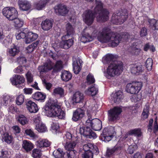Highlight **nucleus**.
Returning a JSON list of instances; mask_svg holds the SVG:
<instances>
[{
  "mask_svg": "<svg viewBox=\"0 0 158 158\" xmlns=\"http://www.w3.org/2000/svg\"><path fill=\"white\" fill-rule=\"evenodd\" d=\"M97 37L98 40L102 43H108L109 46L115 47L120 42L119 38L114 33L110 32V29L105 27L98 31L94 27H90L85 29L82 33L81 41L86 43L92 41L93 37Z\"/></svg>",
  "mask_w": 158,
  "mask_h": 158,
  "instance_id": "nucleus-1",
  "label": "nucleus"
},
{
  "mask_svg": "<svg viewBox=\"0 0 158 158\" xmlns=\"http://www.w3.org/2000/svg\"><path fill=\"white\" fill-rule=\"evenodd\" d=\"M96 6L94 12L90 10H86L82 16L84 22L87 25H90L93 22L95 16L97 21L103 22L108 19L109 12L107 10L103 8L102 4L100 0H96Z\"/></svg>",
  "mask_w": 158,
  "mask_h": 158,
  "instance_id": "nucleus-2",
  "label": "nucleus"
},
{
  "mask_svg": "<svg viewBox=\"0 0 158 158\" xmlns=\"http://www.w3.org/2000/svg\"><path fill=\"white\" fill-rule=\"evenodd\" d=\"M44 112L46 115L50 117H56L60 119H64L65 113L60 108V106L51 99L48 100L44 107Z\"/></svg>",
  "mask_w": 158,
  "mask_h": 158,
  "instance_id": "nucleus-3",
  "label": "nucleus"
},
{
  "mask_svg": "<svg viewBox=\"0 0 158 158\" xmlns=\"http://www.w3.org/2000/svg\"><path fill=\"white\" fill-rule=\"evenodd\" d=\"M96 108L94 106H89L87 108L86 114L88 117V119L86 121V123L87 126L90 127L92 128L95 131H100L102 128V122L97 118H92L94 114H95L94 111Z\"/></svg>",
  "mask_w": 158,
  "mask_h": 158,
  "instance_id": "nucleus-4",
  "label": "nucleus"
},
{
  "mask_svg": "<svg viewBox=\"0 0 158 158\" xmlns=\"http://www.w3.org/2000/svg\"><path fill=\"white\" fill-rule=\"evenodd\" d=\"M123 64L121 62H112L104 71V76L108 79L118 76L123 70Z\"/></svg>",
  "mask_w": 158,
  "mask_h": 158,
  "instance_id": "nucleus-5",
  "label": "nucleus"
},
{
  "mask_svg": "<svg viewBox=\"0 0 158 158\" xmlns=\"http://www.w3.org/2000/svg\"><path fill=\"white\" fill-rule=\"evenodd\" d=\"M63 68V62L61 60L57 61L54 64L50 60L44 64V66H39L38 69L40 73L46 72L53 69L54 72H57Z\"/></svg>",
  "mask_w": 158,
  "mask_h": 158,
  "instance_id": "nucleus-6",
  "label": "nucleus"
},
{
  "mask_svg": "<svg viewBox=\"0 0 158 158\" xmlns=\"http://www.w3.org/2000/svg\"><path fill=\"white\" fill-rule=\"evenodd\" d=\"M83 149L85 152L82 154V158H93V153H98L97 147L90 143L84 145Z\"/></svg>",
  "mask_w": 158,
  "mask_h": 158,
  "instance_id": "nucleus-7",
  "label": "nucleus"
},
{
  "mask_svg": "<svg viewBox=\"0 0 158 158\" xmlns=\"http://www.w3.org/2000/svg\"><path fill=\"white\" fill-rule=\"evenodd\" d=\"M142 86L143 84L142 82H133L127 85L126 90L128 93L136 94L141 90Z\"/></svg>",
  "mask_w": 158,
  "mask_h": 158,
  "instance_id": "nucleus-8",
  "label": "nucleus"
},
{
  "mask_svg": "<svg viewBox=\"0 0 158 158\" xmlns=\"http://www.w3.org/2000/svg\"><path fill=\"white\" fill-rule=\"evenodd\" d=\"M3 15L10 20H13L17 18L18 12L16 9L14 7H6L2 10Z\"/></svg>",
  "mask_w": 158,
  "mask_h": 158,
  "instance_id": "nucleus-9",
  "label": "nucleus"
},
{
  "mask_svg": "<svg viewBox=\"0 0 158 158\" xmlns=\"http://www.w3.org/2000/svg\"><path fill=\"white\" fill-rule=\"evenodd\" d=\"M12 84L19 88H23L24 86L25 78L22 75L15 74L10 79Z\"/></svg>",
  "mask_w": 158,
  "mask_h": 158,
  "instance_id": "nucleus-10",
  "label": "nucleus"
},
{
  "mask_svg": "<svg viewBox=\"0 0 158 158\" xmlns=\"http://www.w3.org/2000/svg\"><path fill=\"white\" fill-rule=\"evenodd\" d=\"M128 14L122 15L120 12L114 13L112 16L111 22L114 24L117 25L123 24L127 18Z\"/></svg>",
  "mask_w": 158,
  "mask_h": 158,
  "instance_id": "nucleus-11",
  "label": "nucleus"
},
{
  "mask_svg": "<svg viewBox=\"0 0 158 158\" xmlns=\"http://www.w3.org/2000/svg\"><path fill=\"white\" fill-rule=\"evenodd\" d=\"M122 111V109L119 107L116 106L113 108L111 109L108 111L109 120L111 121H114L117 119L118 115Z\"/></svg>",
  "mask_w": 158,
  "mask_h": 158,
  "instance_id": "nucleus-12",
  "label": "nucleus"
},
{
  "mask_svg": "<svg viewBox=\"0 0 158 158\" xmlns=\"http://www.w3.org/2000/svg\"><path fill=\"white\" fill-rule=\"evenodd\" d=\"M86 127L83 126L80 127L79 129L80 133L87 137L90 139H95L97 138V136L96 133L93 131L88 126Z\"/></svg>",
  "mask_w": 158,
  "mask_h": 158,
  "instance_id": "nucleus-13",
  "label": "nucleus"
},
{
  "mask_svg": "<svg viewBox=\"0 0 158 158\" xmlns=\"http://www.w3.org/2000/svg\"><path fill=\"white\" fill-rule=\"evenodd\" d=\"M69 36L64 35L62 37V41L60 43V47L65 49H68L73 44V41L72 39L68 40L66 39Z\"/></svg>",
  "mask_w": 158,
  "mask_h": 158,
  "instance_id": "nucleus-14",
  "label": "nucleus"
},
{
  "mask_svg": "<svg viewBox=\"0 0 158 158\" xmlns=\"http://www.w3.org/2000/svg\"><path fill=\"white\" fill-rule=\"evenodd\" d=\"M84 99L83 94L80 92H77L73 94L70 102L71 103L74 105L82 102Z\"/></svg>",
  "mask_w": 158,
  "mask_h": 158,
  "instance_id": "nucleus-15",
  "label": "nucleus"
},
{
  "mask_svg": "<svg viewBox=\"0 0 158 158\" xmlns=\"http://www.w3.org/2000/svg\"><path fill=\"white\" fill-rule=\"evenodd\" d=\"M73 68L74 72L75 74H78L80 71L81 65L82 63V60L78 57L73 58Z\"/></svg>",
  "mask_w": 158,
  "mask_h": 158,
  "instance_id": "nucleus-16",
  "label": "nucleus"
},
{
  "mask_svg": "<svg viewBox=\"0 0 158 158\" xmlns=\"http://www.w3.org/2000/svg\"><path fill=\"white\" fill-rule=\"evenodd\" d=\"M123 98V92L121 90H118L111 94L110 100L115 103H118L121 102Z\"/></svg>",
  "mask_w": 158,
  "mask_h": 158,
  "instance_id": "nucleus-17",
  "label": "nucleus"
},
{
  "mask_svg": "<svg viewBox=\"0 0 158 158\" xmlns=\"http://www.w3.org/2000/svg\"><path fill=\"white\" fill-rule=\"evenodd\" d=\"M85 115L84 110L80 108H78L73 112L72 118L73 121H77L81 119Z\"/></svg>",
  "mask_w": 158,
  "mask_h": 158,
  "instance_id": "nucleus-18",
  "label": "nucleus"
},
{
  "mask_svg": "<svg viewBox=\"0 0 158 158\" xmlns=\"http://www.w3.org/2000/svg\"><path fill=\"white\" fill-rule=\"evenodd\" d=\"M18 4L20 9L23 11H27L31 8V4L27 0H19Z\"/></svg>",
  "mask_w": 158,
  "mask_h": 158,
  "instance_id": "nucleus-19",
  "label": "nucleus"
},
{
  "mask_svg": "<svg viewBox=\"0 0 158 158\" xmlns=\"http://www.w3.org/2000/svg\"><path fill=\"white\" fill-rule=\"evenodd\" d=\"M38 37V35L36 33L31 31L29 32L26 34L24 41L27 44H30L37 39Z\"/></svg>",
  "mask_w": 158,
  "mask_h": 158,
  "instance_id": "nucleus-20",
  "label": "nucleus"
},
{
  "mask_svg": "<svg viewBox=\"0 0 158 158\" xmlns=\"http://www.w3.org/2000/svg\"><path fill=\"white\" fill-rule=\"evenodd\" d=\"M78 142L77 140H71L68 141H63V144L66 151L74 149L76 146Z\"/></svg>",
  "mask_w": 158,
  "mask_h": 158,
  "instance_id": "nucleus-21",
  "label": "nucleus"
},
{
  "mask_svg": "<svg viewBox=\"0 0 158 158\" xmlns=\"http://www.w3.org/2000/svg\"><path fill=\"white\" fill-rule=\"evenodd\" d=\"M55 11L56 13L59 15H64L68 12L66 7L62 5H59L54 7Z\"/></svg>",
  "mask_w": 158,
  "mask_h": 158,
  "instance_id": "nucleus-22",
  "label": "nucleus"
},
{
  "mask_svg": "<svg viewBox=\"0 0 158 158\" xmlns=\"http://www.w3.org/2000/svg\"><path fill=\"white\" fill-rule=\"evenodd\" d=\"M27 110L31 113H36L38 110L37 105L34 102L29 101L26 104Z\"/></svg>",
  "mask_w": 158,
  "mask_h": 158,
  "instance_id": "nucleus-23",
  "label": "nucleus"
},
{
  "mask_svg": "<svg viewBox=\"0 0 158 158\" xmlns=\"http://www.w3.org/2000/svg\"><path fill=\"white\" fill-rule=\"evenodd\" d=\"M51 144V142L46 139H40L35 142V145L40 148L47 147Z\"/></svg>",
  "mask_w": 158,
  "mask_h": 158,
  "instance_id": "nucleus-24",
  "label": "nucleus"
},
{
  "mask_svg": "<svg viewBox=\"0 0 158 158\" xmlns=\"http://www.w3.org/2000/svg\"><path fill=\"white\" fill-rule=\"evenodd\" d=\"M98 91V87L94 85L89 87L85 91V94L87 95L93 96L96 95Z\"/></svg>",
  "mask_w": 158,
  "mask_h": 158,
  "instance_id": "nucleus-25",
  "label": "nucleus"
},
{
  "mask_svg": "<svg viewBox=\"0 0 158 158\" xmlns=\"http://www.w3.org/2000/svg\"><path fill=\"white\" fill-rule=\"evenodd\" d=\"M133 135L137 137L140 136L142 135V133L140 129L139 128H137L130 131L128 133L125 134V136L123 138L125 139L127 138L130 135Z\"/></svg>",
  "mask_w": 158,
  "mask_h": 158,
  "instance_id": "nucleus-26",
  "label": "nucleus"
},
{
  "mask_svg": "<svg viewBox=\"0 0 158 158\" xmlns=\"http://www.w3.org/2000/svg\"><path fill=\"white\" fill-rule=\"evenodd\" d=\"M42 29L44 31H48L52 27V22L51 20L46 19L42 21L41 24Z\"/></svg>",
  "mask_w": 158,
  "mask_h": 158,
  "instance_id": "nucleus-27",
  "label": "nucleus"
},
{
  "mask_svg": "<svg viewBox=\"0 0 158 158\" xmlns=\"http://www.w3.org/2000/svg\"><path fill=\"white\" fill-rule=\"evenodd\" d=\"M48 2V0H36V2L34 3V6L38 10H42L46 6Z\"/></svg>",
  "mask_w": 158,
  "mask_h": 158,
  "instance_id": "nucleus-28",
  "label": "nucleus"
},
{
  "mask_svg": "<svg viewBox=\"0 0 158 158\" xmlns=\"http://www.w3.org/2000/svg\"><path fill=\"white\" fill-rule=\"evenodd\" d=\"M143 71L141 65L140 64H132L130 66V71L132 73L136 74Z\"/></svg>",
  "mask_w": 158,
  "mask_h": 158,
  "instance_id": "nucleus-29",
  "label": "nucleus"
},
{
  "mask_svg": "<svg viewBox=\"0 0 158 158\" xmlns=\"http://www.w3.org/2000/svg\"><path fill=\"white\" fill-rule=\"evenodd\" d=\"M61 77L62 81H67L70 80L72 78V75L69 71L66 70L62 71L61 73Z\"/></svg>",
  "mask_w": 158,
  "mask_h": 158,
  "instance_id": "nucleus-30",
  "label": "nucleus"
},
{
  "mask_svg": "<svg viewBox=\"0 0 158 158\" xmlns=\"http://www.w3.org/2000/svg\"><path fill=\"white\" fill-rule=\"evenodd\" d=\"M22 147L27 152L31 150L33 148V144L29 141L24 140L23 142Z\"/></svg>",
  "mask_w": 158,
  "mask_h": 158,
  "instance_id": "nucleus-31",
  "label": "nucleus"
},
{
  "mask_svg": "<svg viewBox=\"0 0 158 158\" xmlns=\"http://www.w3.org/2000/svg\"><path fill=\"white\" fill-rule=\"evenodd\" d=\"M19 52V49L17 47L13 44V46L8 49L7 54L10 56H14Z\"/></svg>",
  "mask_w": 158,
  "mask_h": 158,
  "instance_id": "nucleus-32",
  "label": "nucleus"
},
{
  "mask_svg": "<svg viewBox=\"0 0 158 158\" xmlns=\"http://www.w3.org/2000/svg\"><path fill=\"white\" fill-rule=\"evenodd\" d=\"M115 59L114 56L112 54H107L102 58V62L104 64H110L112 62H115L114 61Z\"/></svg>",
  "mask_w": 158,
  "mask_h": 158,
  "instance_id": "nucleus-33",
  "label": "nucleus"
},
{
  "mask_svg": "<svg viewBox=\"0 0 158 158\" xmlns=\"http://www.w3.org/2000/svg\"><path fill=\"white\" fill-rule=\"evenodd\" d=\"M33 98L38 101H43L46 98V95L40 92H37L32 95Z\"/></svg>",
  "mask_w": 158,
  "mask_h": 158,
  "instance_id": "nucleus-34",
  "label": "nucleus"
},
{
  "mask_svg": "<svg viewBox=\"0 0 158 158\" xmlns=\"http://www.w3.org/2000/svg\"><path fill=\"white\" fill-rule=\"evenodd\" d=\"M35 129L40 132H45L47 131V129L46 126L43 122L36 124Z\"/></svg>",
  "mask_w": 158,
  "mask_h": 158,
  "instance_id": "nucleus-35",
  "label": "nucleus"
},
{
  "mask_svg": "<svg viewBox=\"0 0 158 158\" xmlns=\"http://www.w3.org/2000/svg\"><path fill=\"white\" fill-rule=\"evenodd\" d=\"M17 120L22 125L27 123L28 120L26 117L23 114H20L16 117Z\"/></svg>",
  "mask_w": 158,
  "mask_h": 158,
  "instance_id": "nucleus-36",
  "label": "nucleus"
},
{
  "mask_svg": "<svg viewBox=\"0 0 158 158\" xmlns=\"http://www.w3.org/2000/svg\"><path fill=\"white\" fill-rule=\"evenodd\" d=\"M77 153V151L74 149L67 151L66 153H65L64 154V158H74Z\"/></svg>",
  "mask_w": 158,
  "mask_h": 158,
  "instance_id": "nucleus-37",
  "label": "nucleus"
},
{
  "mask_svg": "<svg viewBox=\"0 0 158 158\" xmlns=\"http://www.w3.org/2000/svg\"><path fill=\"white\" fill-rule=\"evenodd\" d=\"M13 20V25L15 27L19 28L23 26L24 22L22 19L16 18Z\"/></svg>",
  "mask_w": 158,
  "mask_h": 158,
  "instance_id": "nucleus-38",
  "label": "nucleus"
},
{
  "mask_svg": "<svg viewBox=\"0 0 158 158\" xmlns=\"http://www.w3.org/2000/svg\"><path fill=\"white\" fill-rule=\"evenodd\" d=\"M3 141H5L8 143H10L12 141V137L8 133H4L2 136L1 138Z\"/></svg>",
  "mask_w": 158,
  "mask_h": 158,
  "instance_id": "nucleus-39",
  "label": "nucleus"
},
{
  "mask_svg": "<svg viewBox=\"0 0 158 158\" xmlns=\"http://www.w3.org/2000/svg\"><path fill=\"white\" fill-rule=\"evenodd\" d=\"M53 94L54 95H59L60 97L63 96L64 95V90L61 87H58L53 90Z\"/></svg>",
  "mask_w": 158,
  "mask_h": 158,
  "instance_id": "nucleus-40",
  "label": "nucleus"
},
{
  "mask_svg": "<svg viewBox=\"0 0 158 158\" xmlns=\"http://www.w3.org/2000/svg\"><path fill=\"white\" fill-rule=\"evenodd\" d=\"M64 153L61 148H59L56 150L54 151L53 154L55 158H64Z\"/></svg>",
  "mask_w": 158,
  "mask_h": 158,
  "instance_id": "nucleus-41",
  "label": "nucleus"
},
{
  "mask_svg": "<svg viewBox=\"0 0 158 158\" xmlns=\"http://www.w3.org/2000/svg\"><path fill=\"white\" fill-rule=\"evenodd\" d=\"M103 131V133H107V134L109 135H111L112 137L115 134L114 128L112 127H109L105 128Z\"/></svg>",
  "mask_w": 158,
  "mask_h": 158,
  "instance_id": "nucleus-42",
  "label": "nucleus"
},
{
  "mask_svg": "<svg viewBox=\"0 0 158 158\" xmlns=\"http://www.w3.org/2000/svg\"><path fill=\"white\" fill-rule=\"evenodd\" d=\"M113 137L112 135H109L107 133H103V131L102 134L101 135L100 139L102 141L105 142H108L111 140Z\"/></svg>",
  "mask_w": 158,
  "mask_h": 158,
  "instance_id": "nucleus-43",
  "label": "nucleus"
},
{
  "mask_svg": "<svg viewBox=\"0 0 158 158\" xmlns=\"http://www.w3.org/2000/svg\"><path fill=\"white\" fill-rule=\"evenodd\" d=\"M39 44V41H37L28 46L27 48V52L31 53L32 52L34 49L36 48Z\"/></svg>",
  "mask_w": 158,
  "mask_h": 158,
  "instance_id": "nucleus-44",
  "label": "nucleus"
},
{
  "mask_svg": "<svg viewBox=\"0 0 158 158\" xmlns=\"http://www.w3.org/2000/svg\"><path fill=\"white\" fill-rule=\"evenodd\" d=\"M66 29L67 32V35H68V36L72 35L74 32L73 27L69 23L66 24Z\"/></svg>",
  "mask_w": 158,
  "mask_h": 158,
  "instance_id": "nucleus-45",
  "label": "nucleus"
},
{
  "mask_svg": "<svg viewBox=\"0 0 158 158\" xmlns=\"http://www.w3.org/2000/svg\"><path fill=\"white\" fill-rule=\"evenodd\" d=\"M25 133L27 135H29L33 139H35L38 138V136L31 129H27L25 131Z\"/></svg>",
  "mask_w": 158,
  "mask_h": 158,
  "instance_id": "nucleus-46",
  "label": "nucleus"
},
{
  "mask_svg": "<svg viewBox=\"0 0 158 158\" xmlns=\"http://www.w3.org/2000/svg\"><path fill=\"white\" fill-rule=\"evenodd\" d=\"M24 97L23 94L18 96L16 99V103L18 105H20L23 104L24 102Z\"/></svg>",
  "mask_w": 158,
  "mask_h": 158,
  "instance_id": "nucleus-47",
  "label": "nucleus"
},
{
  "mask_svg": "<svg viewBox=\"0 0 158 158\" xmlns=\"http://www.w3.org/2000/svg\"><path fill=\"white\" fill-rule=\"evenodd\" d=\"M42 153L40 149H35L32 151V156L34 158H40Z\"/></svg>",
  "mask_w": 158,
  "mask_h": 158,
  "instance_id": "nucleus-48",
  "label": "nucleus"
},
{
  "mask_svg": "<svg viewBox=\"0 0 158 158\" xmlns=\"http://www.w3.org/2000/svg\"><path fill=\"white\" fill-rule=\"evenodd\" d=\"M51 127L52 131L53 133L55 134H56L57 131H59V127L57 122H53Z\"/></svg>",
  "mask_w": 158,
  "mask_h": 158,
  "instance_id": "nucleus-49",
  "label": "nucleus"
},
{
  "mask_svg": "<svg viewBox=\"0 0 158 158\" xmlns=\"http://www.w3.org/2000/svg\"><path fill=\"white\" fill-rule=\"evenodd\" d=\"M95 81L93 75L91 73H89L86 78V83L88 84L93 83Z\"/></svg>",
  "mask_w": 158,
  "mask_h": 158,
  "instance_id": "nucleus-50",
  "label": "nucleus"
},
{
  "mask_svg": "<svg viewBox=\"0 0 158 158\" xmlns=\"http://www.w3.org/2000/svg\"><path fill=\"white\" fill-rule=\"evenodd\" d=\"M146 65L148 70H150L152 69V60L151 58L147 59L146 62Z\"/></svg>",
  "mask_w": 158,
  "mask_h": 158,
  "instance_id": "nucleus-51",
  "label": "nucleus"
},
{
  "mask_svg": "<svg viewBox=\"0 0 158 158\" xmlns=\"http://www.w3.org/2000/svg\"><path fill=\"white\" fill-rule=\"evenodd\" d=\"M117 147H114V148L111 149H108L107 151L106 156L109 157L113 154L114 152L117 150Z\"/></svg>",
  "mask_w": 158,
  "mask_h": 158,
  "instance_id": "nucleus-52",
  "label": "nucleus"
},
{
  "mask_svg": "<svg viewBox=\"0 0 158 158\" xmlns=\"http://www.w3.org/2000/svg\"><path fill=\"white\" fill-rule=\"evenodd\" d=\"M26 34L24 32L21 31H18L16 35V37L17 40H20L21 39H25Z\"/></svg>",
  "mask_w": 158,
  "mask_h": 158,
  "instance_id": "nucleus-53",
  "label": "nucleus"
},
{
  "mask_svg": "<svg viewBox=\"0 0 158 158\" xmlns=\"http://www.w3.org/2000/svg\"><path fill=\"white\" fill-rule=\"evenodd\" d=\"M26 76L28 83H31L33 81V75L30 71H28L26 74Z\"/></svg>",
  "mask_w": 158,
  "mask_h": 158,
  "instance_id": "nucleus-54",
  "label": "nucleus"
},
{
  "mask_svg": "<svg viewBox=\"0 0 158 158\" xmlns=\"http://www.w3.org/2000/svg\"><path fill=\"white\" fill-rule=\"evenodd\" d=\"M42 82L44 86L48 90H50L52 86L51 83L47 82L45 80H42Z\"/></svg>",
  "mask_w": 158,
  "mask_h": 158,
  "instance_id": "nucleus-55",
  "label": "nucleus"
},
{
  "mask_svg": "<svg viewBox=\"0 0 158 158\" xmlns=\"http://www.w3.org/2000/svg\"><path fill=\"white\" fill-rule=\"evenodd\" d=\"M73 137L72 136V134L69 132H66L65 136L64 137V140L63 141H71L73 140Z\"/></svg>",
  "mask_w": 158,
  "mask_h": 158,
  "instance_id": "nucleus-56",
  "label": "nucleus"
},
{
  "mask_svg": "<svg viewBox=\"0 0 158 158\" xmlns=\"http://www.w3.org/2000/svg\"><path fill=\"white\" fill-rule=\"evenodd\" d=\"M137 146L135 144L131 145L128 149V151L130 154H132L134 152V150L137 149Z\"/></svg>",
  "mask_w": 158,
  "mask_h": 158,
  "instance_id": "nucleus-57",
  "label": "nucleus"
},
{
  "mask_svg": "<svg viewBox=\"0 0 158 158\" xmlns=\"http://www.w3.org/2000/svg\"><path fill=\"white\" fill-rule=\"evenodd\" d=\"M9 157L8 152L7 151H2L0 152V158H7Z\"/></svg>",
  "mask_w": 158,
  "mask_h": 158,
  "instance_id": "nucleus-58",
  "label": "nucleus"
},
{
  "mask_svg": "<svg viewBox=\"0 0 158 158\" xmlns=\"http://www.w3.org/2000/svg\"><path fill=\"white\" fill-rule=\"evenodd\" d=\"M34 122L35 124H40V123H42L40 116L39 115H37L35 116L33 119Z\"/></svg>",
  "mask_w": 158,
  "mask_h": 158,
  "instance_id": "nucleus-59",
  "label": "nucleus"
},
{
  "mask_svg": "<svg viewBox=\"0 0 158 158\" xmlns=\"http://www.w3.org/2000/svg\"><path fill=\"white\" fill-rule=\"evenodd\" d=\"M148 112V107H146L144 109L142 113V118L143 119H145L147 118Z\"/></svg>",
  "mask_w": 158,
  "mask_h": 158,
  "instance_id": "nucleus-60",
  "label": "nucleus"
},
{
  "mask_svg": "<svg viewBox=\"0 0 158 158\" xmlns=\"http://www.w3.org/2000/svg\"><path fill=\"white\" fill-rule=\"evenodd\" d=\"M14 72L16 73H22L24 72V70L22 66H19L14 69Z\"/></svg>",
  "mask_w": 158,
  "mask_h": 158,
  "instance_id": "nucleus-61",
  "label": "nucleus"
},
{
  "mask_svg": "<svg viewBox=\"0 0 158 158\" xmlns=\"http://www.w3.org/2000/svg\"><path fill=\"white\" fill-rule=\"evenodd\" d=\"M153 130L155 135L158 136V125L156 122V121H155L154 122Z\"/></svg>",
  "mask_w": 158,
  "mask_h": 158,
  "instance_id": "nucleus-62",
  "label": "nucleus"
},
{
  "mask_svg": "<svg viewBox=\"0 0 158 158\" xmlns=\"http://www.w3.org/2000/svg\"><path fill=\"white\" fill-rule=\"evenodd\" d=\"M24 93L26 94H31L33 92V89L30 88H25L23 90Z\"/></svg>",
  "mask_w": 158,
  "mask_h": 158,
  "instance_id": "nucleus-63",
  "label": "nucleus"
},
{
  "mask_svg": "<svg viewBox=\"0 0 158 158\" xmlns=\"http://www.w3.org/2000/svg\"><path fill=\"white\" fill-rule=\"evenodd\" d=\"M140 35L143 37L146 35L147 34V29L145 27L142 28L140 31Z\"/></svg>",
  "mask_w": 158,
  "mask_h": 158,
  "instance_id": "nucleus-64",
  "label": "nucleus"
}]
</instances>
